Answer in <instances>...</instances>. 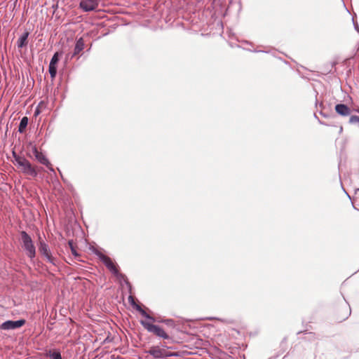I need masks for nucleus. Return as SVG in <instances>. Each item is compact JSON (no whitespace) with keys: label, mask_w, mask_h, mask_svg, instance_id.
<instances>
[{"label":"nucleus","mask_w":359,"mask_h":359,"mask_svg":"<svg viewBox=\"0 0 359 359\" xmlns=\"http://www.w3.org/2000/svg\"><path fill=\"white\" fill-rule=\"evenodd\" d=\"M13 156L18 168L20 169V172L26 175L33 177H36L38 172L36 171V168L33 166L27 159L25 157L18 156L15 153H13Z\"/></svg>","instance_id":"f257e3e1"},{"label":"nucleus","mask_w":359,"mask_h":359,"mask_svg":"<svg viewBox=\"0 0 359 359\" xmlns=\"http://www.w3.org/2000/svg\"><path fill=\"white\" fill-rule=\"evenodd\" d=\"M94 253L100 259L106 267L116 276L123 277V275L119 273L118 266L114 261L108 256L104 255L98 250H95Z\"/></svg>","instance_id":"f03ea898"},{"label":"nucleus","mask_w":359,"mask_h":359,"mask_svg":"<svg viewBox=\"0 0 359 359\" xmlns=\"http://www.w3.org/2000/svg\"><path fill=\"white\" fill-rule=\"evenodd\" d=\"M350 314V306L346 303H343L335 309L334 317L337 323H341L347 319Z\"/></svg>","instance_id":"7ed1b4c3"},{"label":"nucleus","mask_w":359,"mask_h":359,"mask_svg":"<svg viewBox=\"0 0 359 359\" xmlns=\"http://www.w3.org/2000/svg\"><path fill=\"white\" fill-rule=\"evenodd\" d=\"M21 239L27 256L30 258H34L36 255V250L31 237L25 231H22Z\"/></svg>","instance_id":"20e7f679"},{"label":"nucleus","mask_w":359,"mask_h":359,"mask_svg":"<svg viewBox=\"0 0 359 359\" xmlns=\"http://www.w3.org/2000/svg\"><path fill=\"white\" fill-rule=\"evenodd\" d=\"M141 324L147 331L154 333L155 335L163 339H169L168 334L161 327L145 321H141Z\"/></svg>","instance_id":"39448f33"},{"label":"nucleus","mask_w":359,"mask_h":359,"mask_svg":"<svg viewBox=\"0 0 359 359\" xmlns=\"http://www.w3.org/2000/svg\"><path fill=\"white\" fill-rule=\"evenodd\" d=\"M147 353L155 358H163L168 356L177 355L176 353H169L165 348L158 346H151Z\"/></svg>","instance_id":"423d86ee"},{"label":"nucleus","mask_w":359,"mask_h":359,"mask_svg":"<svg viewBox=\"0 0 359 359\" xmlns=\"http://www.w3.org/2000/svg\"><path fill=\"white\" fill-rule=\"evenodd\" d=\"M98 4V0H82L79 4V6L83 11L88 12L95 10Z\"/></svg>","instance_id":"0eeeda50"},{"label":"nucleus","mask_w":359,"mask_h":359,"mask_svg":"<svg viewBox=\"0 0 359 359\" xmlns=\"http://www.w3.org/2000/svg\"><path fill=\"white\" fill-rule=\"evenodd\" d=\"M39 250L41 254H42L47 259L48 262L53 264H55V259L52 256L48 245H46L44 242L41 241L40 245L39 248Z\"/></svg>","instance_id":"6e6552de"},{"label":"nucleus","mask_w":359,"mask_h":359,"mask_svg":"<svg viewBox=\"0 0 359 359\" xmlns=\"http://www.w3.org/2000/svg\"><path fill=\"white\" fill-rule=\"evenodd\" d=\"M34 154L36 159L41 164L46 165L48 169L53 170V165L46 158V156L41 151H38V149L34 147Z\"/></svg>","instance_id":"1a4fd4ad"},{"label":"nucleus","mask_w":359,"mask_h":359,"mask_svg":"<svg viewBox=\"0 0 359 359\" xmlns=\"http://www.w3.org/2000/svg\"><path fill=\"white\" fill-rule=\"evenodd\" d=\"M60 55H62V53L56 52L53 55V57H52V59H51V60L50 62L48 71H49V73H50V76H51L52 79H54L55 77V76H56V74H57V62L59 61V57H60Z\"/></svg>","instance_id":"9d476101"},{"label":"nucleus","mask_w":359,"mask_h":359,"mask_svg":"<svg viewBox=\"0 0 359 359\" xmlns=\"http://www.w3.org/2000/svg\"><path fill=\"white\" fill-rule=\"evenodd\" d=\"M25 323L24 320H20L16 321L7 320L2 323L0 326L1 330H14L22 327Z\"/></svg>","instance_id":"9b49d317"},{"label":"nucleus","mask_w":359,"mask_h":359,"mask_svg":"<svg viewBox=\"0 0 359 359\" xmlns=\"http://www.w3.org/2000/svg\"><path fill=\"white\" fill-rule=\"evenodd\" d=\"M335 110L337 113L341 116H347L351 113L350 109L344 104H338L335 106Z\"/></svg>","instance_id":"f8f14e48"},{"label":"nucleus","mask_w":359,"mask_h":359,"mask_svg":"<svg viewBox=\"0 0 359 359\" xmlns=\"http://www.w3.org/2000/svg\"><path fill=\"white\" fill-rule=\"evenodd\" d=\"M85 43L82 37L79 38L76 43L74 53L72 57L79 55L84 49Z\"/></svg>","instance_id":"ddd939ff"},{"label":"nucleus","mask_w":359,"mask_h":359,"mask_svg":"<svg viewBox=\"0 0 359 359\" xmlns=\"http://www.w3.org/2000/svg\"><path fill=\"white\" fill-rule=\"evenodd\" d=\"M68 245L70 248L71 252L74 255L75 258L78 259V261H81L79 258L81 257V255L78 252V247L77 245L74 243L72 240H70L68 241Z\"/></svg>","instance_id":"4468645a"},{"label":"nucleus","mask_w":359,"mask_h":359,"mask_svg":"<svg viewBox=\"0 0 359 359\" xmlns=\"http://www.w3.org/2000/svg\"><path fill=\"white\" fill-rule=\"evenodd\" d=\"M29 36V32H25L18 39V48H22L27 44V38Z\"/></svg>","instance_id":"2eb2a0df"},{"label":"nucleus","mask_w":359,"mask_h":359,"mask_svg":"<svg viewBox=\"0 0 359 359\" xmlns=\"http://www.w3.org/2000/svg\"><path fill=\"white\" fill-rule=\"evenodd\" d=\"M27 124H28V118L27 116H24L20 121L19 128H18V131L20 133H24L26 127L27 126Z\"/></svg>","instance_id":"dca6fc26"},{"label":"nucleus","mask_w":359,"mask_h":359,"mask_svg":"<svg viewBox=\"0 0 359 359\" xmlns=\"http://www.w3.org/2000/svg\"><path fill=\"white\" fill-rule=\"evenodd\" d=\"M50 359H62L61 354L58 351H54L50 355Z\"/></svg>","instance_id":"f3484780"},{"label":"nucleus","mask_w":359,"mask_h":359,"mask_svg":"<svg viewBox=\"0 0 359 359\" xmlns=\"http://www.w3.org/2000/svg\"><path fill=\"white\" fill-rule=\"evenodd\" d=\"M45 104L43 102H41L39 105L37 106L36 109L34 111V116H38L41 112V110L40 109V107H44Z\"/></svg>","instance_id":"a211bd4d"},{"label":"nucleus","mask_w":359,"mask_h":359,"mask_svg":"<svg viewBox=\"0 0 359 359\" xmlns=\"http://www.w3.org/2000/svg\"><path fill=\"white\" fill-rule=\"evenodd\" d=\"M136 309L140 312V313L146 318H150L149 316L143 310L139 305H136Z\"/></svg>","instance_id":"6ab92c4d"},{"label":"nucleus","mask_w":359,"mask_h":359,"mask_svg":"<svg viewBox=\"0 0 359 359\" xmlns=\"http://www.w3.org/2000/svg\"><path fill=\"white\" fill-rule=\"evenodd\" d=\"M349 122L351 123H359V116H351L349 118Z\"/></svg>","instance_id":"aec40b11"},{"label":"nucleus","mask_w":359,"mask_h":359,"mask_svg":"<svg viewBox=\"0 0 359 359\" xmlns=\"http://www.w3.org/2000/svg\"><path fill=\"white\" fill-rule=\"evenodd\" d=\"M43 107H40V109L41 110V109H42V108H43Z\"/></svg>","instance_id":"412c9836"}]
</instances>
